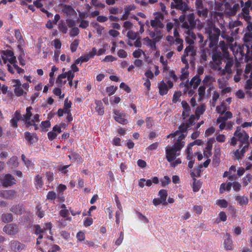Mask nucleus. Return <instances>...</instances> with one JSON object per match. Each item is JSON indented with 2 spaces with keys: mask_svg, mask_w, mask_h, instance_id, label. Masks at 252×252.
Returning <instances> with one entry per match:
<instances>
[{
  "mask_svg": "<svg viewBox=\"0 0 252 252\" xmlns=\"http://www.w3.org/2000/svg\"><path fill=\"white\" fill-rule=\"evenodd\" d=\"M92 25L93 27L95 29L97 33L99 35H101L102 34V31L104 30V28L101 26L97 23H93Z\"/></svg>",
  "mask_w": 252,
  "mask_h": 252,
  "instance_id": "46",
  "label": "nucleus"
},
{
  "mask_svg": "<svg viewBox=\"0 0 252 252\" xmlns=\"http://www.w3.org/2000/svg\"><path fill=\"white\" fill-rule=\"evenodd\" d=\"M59 29L63 33H66L67 32V28L65 24L63 23H59Z\"/></svg>",
  "mask_w": 252,
  "mask_h": 252,
  "instance_id": "56",
  "label": "nucleus"
},
{
  "mask_svg": "<svg viewBox=\"0 0 252 252\" xmlns=\"http://www.w3.org/2000/svg\"><path fill=\"white\" fill-rule=\"evenodd\" d=\"M32 108L31 107H28L26 109V113L21 116L20 112L16 111L14 118L11 120V126L16 127L17 126V122L21 118L22 120L25 122L27 126H34L35 129H36L37 126L35 125L36 122L39 121V116L36 114L32 116L31 110Z\"/></svg>",
  "mask_w": 252,
  "mask_h": 252,
  "instance_id": "3",
  "label": "nucleus"
},
{
  "mask_svg": "<svg viewBox=\"0 0 252 252\" xmlns=\"http://www.w3.org/2000/svg\"><path fill=\"white\" fill-rule=\"evenodd\" d=\"M2 220L4 222H9L12 220L13 217L11 214H3L1 216Z\"/></svg>",
  "mask_w": 252,
  "mask_h": 252,
  "instance_id": "43",
  "label": "nucleus"
},
{
  "mask_svg": "<svg viewBox=\"0 0 252 252\" xmlns=\"http://www.w3.org/2000/svg\"><path fill=\"white\" fill-rule=\"evenodd\" d=\"M213 62L211 64V67L215 70H218L220 71L219 73L221 74V70H222V69L220 67V65L221 63V60L219 59H215V56H213Z\"/></svg>",
  "mask_w": 252,
  "mask_h": 252,
  "instance_id": "25",
  "label": "nucleus"
},
{
  "mask_svg": "<svg viewBox=\"0 0 252 252\" xmlns=\"http://www.w3.org/2000/svg\"><path fill=\"white\" fill-rule=\"evenodd\" d=\"M135 7L134 5L126 6L124 8V12L121 18V20H126L128 18L130 12L135 9Z\"/></svg>",
  "mask_w": 252,
  "mask_h": 252,
  "instance_id": "23",
  "label": "nucleus"
},
{
  "mask_svg": "<svg viewBox=\"0 0 252 252\" xmlns=\"http://www.w3.org/2000/svg\"><path fill=\"white\" fill-rule=\"evenodd\" d=\"M47 135L48 139L50 140H53L55 139L58 135L57 133L53 130L52 131L49 132Z\"/></svg>",
  "mask_w": 252,
  "mask_h": 252,
  "instance_id": "63",
  "label": "nucleus"
},
{
  "mask_svg": "<svg viewBox=\"0 0 252 252\" xmlns=\"http://www.w3.org/2000/svg\"><path fill=\"white\" fill-rule=\"evenodd\" d=\"M183 108L182 116L185 120L189 115L190 113V108L188 103L186 101H183L181 103Z\"/></svg>",
  "mask_w": 252,
  "mask_h": 252,
  "instance_id": "20",
  "label": "nucleus"
},
{
  "mask_svg": "<svg viewBox=\"0 0 252 252\" xmlns=\"http://www.w3.org/2000/svg\"><path fill=\"white\" fill-rule=\"evenodd\" d=\"M12 82L13 83V87H14V92L17 96H20L27 94L26 92L24 91L22 87V84L19 80H13Z\"/></svg>",
  "mask_w": 252,
  "mask_h": 252,
  "instance_id": "15",
  "label": "nucleus"
},
{
  "mask_svg": "<svg viewBox=\"0 0 252 252\" xmlns=\"http://www.w3.org/2000/svg\"><path fill=\"white\" fill-rule=\"evenodd\" d=\"M157 35L154 37L153 41H155V43L158 42L162 37V32L160 30H156Z\"/></svg>",
  "mask_w": 252,
  "mask_h": 252,
  "instance_id": "54",
  "label": "nucleus"
},
{
  "mask_svg": "<svg viewBox=\"0 0 252 252\" xmlns=\"http://www.w3.org/2000/svg\"><path fill=\"white\" fill-rule=\"evenodd\" d=\"M195 55V52L194 50L193 46L192 45H189L185 49L183 56L187 57L188 56L190 55L191 56L193 57Z\"/></svg>",
  "mask_w": 252,
  "mask_h": 252,
  "instance_id": "27",
  "label": "nucleus"
},
{
  "mask_svg": "<svg viewBox=\"0 0 252 252\" xmlns=\"http://www.w3.org/2000/svg\"><path fill=\"white\" fill-rule=\"evenodd\" d=\"M252 180V175L251 174H248L243 179V183L244 186H247Z\"/></svg>",
  "mask_w": 252,
  "mask_h": 252,
  "instance_id": "47",
  "label": "nucleus"
},
{
  "mask_svg": "<svg viewBox=\"0 0 252 252\" xmlns=\"http://www.w3.org/2000/svg\"><path fill=\"white\" fill-rule=\"evenodd\" d=\"M62 10L68 16H72L75 13L74 9L71 6L67 5H63Z\"/></svg>",
  "mask_w": 252,
  "mask_h": 252,
  "instance_id": "24",
  "label": "nucleus"
},
{
  "mask_svg": "<svg viewBox=\"0 0 252 252\" xmlns=\"http://www.w3.org/2000/svg\"><path fill=\"white\" fill-rule=\"evenodd\" d=\"M68 157L70 159L77 161L80 160L81 158L80 155L78 154L75 153H73L71 155H69Z\"/></svg>",
  "mask_w": 252,
  "mask_h": 252,
  "instance_id": "59",
  "label": "nucleus"
},
{
  "mask_svg": "<svg viewBox=\"0 0 252 252\" xmlns=\"http://www.w3.org/2000/svg\"><path fill=\"white\" fill-rule=\"evenodd\" d=\"M218 83L220 89H223L226 86V81L223 78L219 79L218 80Z\"/></svg>",
  "mask_w": 252,
  "mask_h": 252,
  "instance_id": "58",
  "label": "nucleus"
},
{
  "mask_svg": "<svg viewBox=\"0 0 252 252\" xmlns=\"http://www.w3.org/2000/svg\"><path fill=\"white\" fill-rule=\"evenodd\" d=\"M113 112L115 114L114 118L116 122L122 125H126L127 123V116L125 113L117 110H114Z\"/></svg>",
  "mask_w": 252,
  "mask_h": 252,
  "instance_id": "11",
  "label": "nucleus"
},
{
  "mask_svg": "<svg viewBox=\"0 0 252 252\" xmlns=\"http://www.w3.org/2000/svg\"><path fill=\"white\" fill-rule=\"evenodd\" d=\"M23 209L24 207L23 205L18 204L17 205L13 206L11 208L10 211L16 214L20 215L22 213Z\"/></svg>",
  "mask_w": 252,
  "mask_h": 252,
  "instance_id": "28",
  "label": "nucleus"
},
{
  "mask_svg": "<svg viewBox=\"0 0 252 252\" xmlns=\"http://www.w3.org/2000/svg\"><path fill=\"white\" fill-rule=\"evenodd\" d=\"M229 48L237 61H242L244 59L247 62L252 58V44L250 47L247 44L240 45L235 43L230 45Z\"/></svg>",
  "mask_w": 252,
  "mask_h": 252,
  "instance_id": "4",
  "label": "nucleus"
},
{
  "mask_svg": "<svg viewBox=\"0 0 252 252\" xmlns=\"http://www.w3.org/2000/svg\"><path fill=\"white\" fill-rule=\"evenodd\" d=\"M79 33V30L77 27H73L70 31V36L72 37L77 35Z\"/></svg>",
  "mask_w": 252,
  "mask_h": 252,
  "instance_id": "60",
  "label": "nucleus"
},
{
  "mask_svg": "<svg viewBox=\"0 0 252 252\" xmlns=\"http://www.w3.org/2000/svg\"><path fill=\"white\" fill-rule=\"evenodd\" d=\"M221 37L226 40L227 43L225 42V43L227 45V47L228 48V46L232 44L234 41V38L233 37L230 36L228 35H227L224 33H222L221 35Z\"/></svg>",
  "mask_w": 252,
  "mask_h": 252,
  "instance_id": "35",
  "label": "nucleus"
},
{
  "mask_svg": "<svg viewBox=\"0 0 252 252\" xmlns=\"http://www.w3.org/2000/svg\"><path fill=\"white\" fill-rule=\"evenodd\" d=\"M195 119V116L191 115L188 121L180 126L179 131H176L167 136V138L172 136L177 139L174 145L172 146H167L165 148L166 158L168 162L173 161L176 157L180 155V151L185 145V142L182 141V140L185 138L186 135L183 132H186L193 125Z\"/></svg>",
  "mask_w": 252,
  "mask_h": 252,
  "instance_id": "1",
  "label": "nucleus"
},
{
  "mask_svg": "<svg viewBox=\"0 0 252 252\" xmlns=\"http://www.w3.org/2000/svg\"><path fill=\"white\" fill-rule=\"evenodd\" d=\"M220 97V94L217 92H214L213 94L212 99L210 101V103L211 104V106L213 107H215L216 104V102Z\"/></svg>",
  "mask_w": 252,
  "mask_h": 252,
  "instance_id": "42",
  "label": "nucleus"
},
{
  "mask_svg": "<svg viewBox=\"0 0 252 252\" xmlns=\"http://www.w3.org/2000/svg\"><path fill=\"white\" fill-rule=\"evenodd\" d=\"M95 104L96 107L95 108L96 111L100 115H102L104 113V108L102 106V104L100 101H96Z\"/></svg>",
  "mask_w": 252,
  "mask_h": 252,
  "instance_id": "36",
  "label": "nucleus"
},
{
  "mask_svg": "<svg viewBox=\"0 0 252 252\" xmlns=\"http://www.w3.org/2000/svg\"><path fill=\"white\" fill-rule=\"evenodd\" d=\"M224 245L226 250H232L233 249L232 240L231 239L230 234L227 233L224 236Z\"/></svg>",
  "mask_w": 252,
  "mask_h": 252,
  "instance_id": "17",
  "label": "nucleus"
},
{
  "mask_svg": "<svg viewBox=\"0 0 252 252\" xmlns=\"http://www.w3.org/2000/svg\"><path fill=\"white\" fill-rule=\"evenodd\" d=\"M205 111V106L204 104H201L197 107L195 111V115L197 116V119L198 120L201 115H202Z\"/></svg>",
  "mask_w": 252,
  "mask_h": 252,
  "instance_id": "34",
  "label": "nucleus"
},
{
  "mask_svg": "<svg viewBox=\"0 0 252 252\" xmlns=\"http://www.w3.org/2000/svg\"><path fill=\"white\" fill-rule=\"evenodd\" d=\"M216 204L222 208H226L228 206V203L225 199L217 200Z\"/></svg>",
  "mask_w": 252,
  "mask_h": 252,
  "instance_id": "49",
  "label": "nucleus"
},
{
  "mask_svg": "<svg viewBox=\"0 0 252 252\" xmlns=\"http://www.w3.org/2000/svg\"><path fill=\"white\" fill-rule=\"evenodd\" d=\"M245 43L252 42V33L246 32L243 38Z\"/></svg>",
  "mask_w": 252,
  "mask_h": 252,
  "instance_id": "45",
  "label": "nucleus"
},
{
  "mask_svg": "<svg viewBox=\"0 0 252 252\" xmlns=\"http://www.w3.org/2000/svg\"><path fill=\"white\" fill-rule=\"evenodd\" d=\"M206 88V87L203 85L199 87L198 92L199 99H202L204 98L205 94Z\"/></svg>",
  "mask_w": 252,
  "mask_h": 252,
  "instance_id": "40",
  "label": "nucleus"
},
{
  "mask_svg": "<svg viewBox=\"0 0 252 252\" xmlns=\"http://www.w3.org/2000/svg\"><path fill=\"white\" fill-rule=\"evenodd\" d=\"M144 40L147 42V45L150 47L151 48L154 49L156 48L155 41L150 39L147 37L144 38Z\"/></svg>",
  "mask_w": 252,
  "mask_h": 252,
  "instance_id": "51",
  "label": "nucleus"
},
{
  "mask_svg": "<svg viewBox=\"0 0 252 252\" xmlns=\"http://www.w3.org/2000/svg\"><path fill=\"white\" fill-rule=\"evenodd\" d=\"M227 107L224 102H222L220 104L216 107V112L220 115H223L224 112H226Z\"/></svg>",
  "mask_w": 252,
  "mask_h": 252,
  "instance_id": "29",
  "label": "nucleus"
},
{
  "mask_svg": "<svg viewBox=\"0 0 252 252\" xmlns=\"http://www.w3.org/2000/svg\"><path fill=\"white\" fill-rule=\"evenodd\" d=\"M158 195L162 201L164 202V205L167 204V202H166V198L167 197V190L165 189H161L158 192Z\"/></svg>",
  "mask_w": 252,
  "mask_h": 252,
  "instance_id": "33",
  "label": "nucleus"
},
{
  "mask_svg": "<svg viewBox=\"0 0 252 252\" xmlns=\"http://www.w3.org/2000/svg\"><path fill=\"white\" fill-rule=\"evenodd\" d=\"M233 135L237 137L240 144L239 149L233 152L232 157L233 158L239 160L244 157L245 154L249 149L250 137L247 132L240 126L236 127Z\"/></svg>",
  "mask_w": 252,
  "mask_h": 252,
  "instance_id": "2",
  "label": "nucleus"
},
{
  "mask_svg": "<svg viewBox=\"0 0 252 252\" xmlns=\"http://www.w3.org/2000/svg\"><path fill=\"white\" fill-rule=\"evenodd\" d=\"M0 54L4 64H6L7 62L10 63V64H7V69L10 73L14 74L15 70H16L19 74L22 73L24 72V70L19 67L16 64V58L12 51L9 50L2 51Z\"/></svg>",
  "mask_w": 252,
  "mask_h": 252,
  "instance_id": "5",
  "label": "nucleus"
},
{
  "mask_svg": "<svg viewBox=\"0 0 252 252\" xmlns=\"http://www.w3.org/2000/svg\"><path fill=\"white\" fill-rule=\"evenodd\" d=\"M250 73L249 77L252 79V63L246 65L245 70V76L246 78L248 77L249 74Z\"/></svg>",
  "mask_w": 252,
  "mask_h": 252,
  "instance_id": "38",
  "label": "nucleus"
},
{
  "mask_svg": "<svg viewBox=\"0 0 252 252\" xmlns=\"http://www.w3.org/2000/svg\"><path fill=\"white\" fill-rule=\"evenodd\" d=\"M7 163L12 168L17 167L19 164L17 157L16 156L11 157L8 160Z\"/></svg>",
  "mask_w": 252,
  "mask_h": 252,
  "instance_id": "31",
  "label": "nucleus"
},
{
  "mask_svg": "<svg viewBox=\"0 0 252 252\" xmlns=\"http://www.w3.org/2000/svg\"><path fill=\"white\" fill-rule=\"evenodd\" d=\"M34 182L35 185L37 189L41 188L43 186V182L42 180V177L39 175L36 176L34 179Z\"/></svg>",
  "mask_w": 252,
  "mask_h": 252,
  "instance_id": "37",
  "label": "nucleus"
},
{
  "mask_svg": "<svg viewBox=\"0 0 252 252\" xmlns=\"http://www.w3.org/2000/svg\"><path fill=\"white\" fill-rule=\"evenodd\" d=\"M191 88L192 87H190L189 86V85H187L186 86V88H185V90H186L185 93L188 94L189 96L192 95L194 93V89H192Z\"/></svg>",
  "mask_w": 252,
  "mask_h": 252,
  "instance_id": "62",
  "label": "nucleus"
},
{
  "mask_svg": "<svg viewBox=\"0 0 252 252\" xmlns=\"http://www.w3.org/2000/svg\"><path fill=\"white\" fill-rule=\"evenodd\" d=\"M205 33L207 34L210 40L209 47H213L217 45L219 36L220 35V29L214 25L212 22H208L205 26Z\"/></svg>",
  "mask_w": 252,
  "mask_h": 252,
  "instance_id": "6",
  "label": "nucleus"
},
{
  "mask_svg": "<svg viewBox=\"0 0 252 252\" xmlns=\"http://www.w3.org/2000/svg\"><path fill=\"white\" fill-rule=\"evenodd\" d=\"M56 192L53 191H50L47 195V199L48 200H54L56 198Z\"/></svg>",
  "mask_w": 252,
  "mask_h": 252,
  "instance_id": "61",
  "label": "nucleus"
},
{
  "mask_svg": "<svg viewBox=\"0 0 252 252\" xmlns=\"http://www.w3.org/2000/svg\"><path fill=\"white\" fill-rule=\"evenodd\" d=\"M235 199L241 206L247 205L249 202V199L247 196L236 195L235 196Z\"/></svg>",
  "mask_w": 252,
  "mask_h": 252,
  "instance_id": "26",
  "label": "nucleus"
},
{
  "mask_svg": "<svg viewBox=\"0 0 252 252\" xmlns=\"http://www.w3.org/2000/svg\"><path fill=\"white\" fill-rule=\"evenodd\" d=\"M126 35L129 39L135 40L137 37V33L132 31H129Z\"/></svg>",
  "mask_w": 252,
  "mask_h": 252,
  "instance_id": "57",
  "label": "nucleus"
},
{
  "mask_svg": "<svg viewBox=\"0 0 252 252\" xmlns=\"http://www.w3.org/2000/svg\"><path fill=\"white\" fill-rule=\"evenodd\" d=\"M11 251L14 252H20L24 248V245L17 241H12L10 243Z\"/></svg>",
  "mask_w": 252,
  "mask_h": 252,
  "instance_id": "18",
  "label": "nucleus"
},
{
  "mask_svg": "<svg viewBox=\"0 0 252 252\" xmlns=\"http://www.w3.org/2000/svg\"><path fill=\"white\" fill-rule=\"evenodd\" d=\"M66 74L62 73L59 75L56 80V83L59 86H63L66 83L65 78H66Z\"/></svg>",
  "mask_w": 252,
  "mask_h": 252,
  "instance_id": "30",
  "label": "nucleus"
},
{
  "mask_svg": "<svg viewBox=\"0 0 252 252\" xmlns=\"http://www.w3.org/2000/svg\"><path fill=\"white\" fill-rule=\"evenodd\" d=\"M89 60V56H87V55L85 56H81L78 59L75 61L76 64H81L84 62H87Z\"/></svg>",
  "mask_w": 252,
  "mask_h": 252,
  "instance_id": "44",
  "label": "nucleus"
},
{
  "mask_svg": "<svg viewBox=\"0 0 252 252\" xmlns=\"http://www.w3.org/2000/svg\"><path fill=\"white\" fill-rule=\"evenodd\" d=\"M2 185L5 187L12 186L16 183L14 177L10 174H7L2 176L0 178Z\"/></svg>",
  "mask_w": 252,
  "mask_h": 252,
  "instance_id": "14",
  "label": "nucleus"
},
{
  "mask_svg": "<svg viewBox=\"0 0 252 252\" xmlns=\"http://www.w3.org/2000/svg\"><path fill=\"white\" fill-rule=\"evenodd\" d=\"M232 117V113L228 111L224 112L223 115H221L220 116L217 120V123L219 124V128L220 130L224 129L226 126V121L231 119Z\"/></svg>",
  "mask_w": 252,
  "mask_h": 252,
  "instance_id": "10",
  "label": "nucleus"
},
{
  "mask_svg": "<svg viewBox=\"0 0 252 252\" xmlns=\"http://www.w3.org/2000/svg\"><path fill=\"white\" fill-rule=\"evenodd\" d=\"M219 216L220 220H216V222H217V223L219 222L220 221H225L227 219V216L226 215V214L225 213V212H224L223 211L220 212V213Z\"/></svg>",
  "mask_w": 252,
  "mask_h": 252,
  "instance_id": "53",
  "label": "nucleus"
},
{
  "mask_svg": "<svg viewBox=\"0 0 252 252\" xmlns=\"http://www.w3.org/2000/svg\"><path fill=\"white\" fill-rule=\"evenodd\" d=\"M79 40H74L70 45V50L72 52H74L76 51L77 48L79 45Z\"/></svg>",
  "mask_w": 252,
  "mask_h": 252,
  "instance_id": "50",
  "label": "nucleus"
},
{
  "mask_svg": "<svg viewBox=\"0 0 252 252\" xmlns=\"http://www.w3.org/2000/svg\"><path fill=\"white\" fill-rule=\"evenodd\" d=\"M117 89V87L113 86H110L106 88V91L109 94V95L113 94Z\"/></svg>",
  "mask_w": 252,
  "mask_h": 252,
  "instance_id": "55",
  "label": "nucleus"
},
{
  "mask_svg": "<svg viewBox=\"0 0 252 252\" xmlns=\"http://www.w3.org/2000/svg\"><path fill=\"white\" fill-rule=\"evenodd\" d=\"M175 44L177 46V50L181 52L183 49V40L180 38H176Z\"/></svg>",
  "mask_w": 252,
  "mask_h": 252,
  "instance_id": "39",
  "label": "nucleus"
},
{
  "mask_svg": "<svg viewBox=\"0 0 252 252\" xmlns=\"http://www.w3.org/2000/svg\"><path fill=\"white\" fill-rule=\"evenodd\" d=\"M150 23L151 26L156 29V30H160V29H162L164 27L161 21L157 17L155 18L154 20H152Z\"/></svg>",
  "mask_w": 252,
  "mask_h": 252,
  "instance_id": "21",
  "label": "nucleus"
},
{
  "mask_svg": "<svg viewBox=\"0 0 252 252\" xmlns=\"http://www.w3.org/2000/svg\"><path fill=\"white\" fill-rule=\"evenodd\" d=\"M187 22L182 25V27L184 29V33L191 35L193 38L195 37V33L193 30L195 28L196 24V20L195 19V15L193 13L189 14L187 17Z\"/></svg>",
  "mask_w": 252,
  "mask_h": 252,
  "instance_id": "8",
  "label": "nucleus"
},
{
  "mask_svg": "<svg viewBox=\"0 0 252 252\" xmlns=\"http://www.w3.org/2000/svg\"><path fill=\"white\" fill-rule=\"evenodd\" d=\"M189 67V66H185V67L181 68V75L180 76L181 80H184L187 79L189 75V71L188 70Z\"/></svg>",
  "mask_w": 252,
  "mask_h": 252,
  "instance_id": "32",
  "label": "nucleus"
},
{
  "mask_svg": "<svg viewBox=\"0 0 252 252\" xmlns=\"http://www.w3.org/2000/svg\"><path fill=\"white\" fill-rule=\"evenodd\" d=\"M167 84L163 81L158 83V88L159 89V94L161 95L167 94L169 89L171 88L173 86V84L171 81H168Z\"/></svg>",
  "mask_w": 252,
  "mask_h": 252,
  "instance_id": "12",
  "label": "nucleus"
},
{
  "mask_svg": "<svg viewBox=\"0 0 252 252\" xmlns=\"http://www.w3.org/2000/svg\"><path fill=\"white\" fill-rule=\"evenodd\" d=\"M25 138L30 143H32L33 142H34V138L36 139L35 137H34L33 135H32L29 132H26L25 133Z\"/></svg>",
  "mask_w": 252,
  "mask_h": 252,
  "instance_id": "48",
  "label": "nucleus"
},
{
  "mask_svg": "<svg viewBox=\"0 0 252 252\" xmlns=\"http://www.w3.org/2000/svg\"><path fill=\"white\" fill-rule=\"evenodd\" d=\"M208 12L207 8H204L203 7L198 9L197 15L200 17L206 18L208 15Z\"/></svg>",
  "mask_w": 252,
  "mask_h": 252,
  "instance_id": "41",
  "label": "nucleus"
},
{
  "mask_svg": "<svg viewBox=\"0 0 252 252\" xmlns=\"http://www.w3.org/2000/svg\"><path fill=\"white\" fill-rule=\"evenodd\" d=\"M219 46L223 52V57L227 59L225 68L221 70V75H224L226 73L231 74L232 73L231 68L234 65V60L229 57L227 45L224 41L220 42Z\"/></svg>",
  "mask_w": 252,
  "mask_h": 252,
  "instance_id": "7",
  "label": "nucleus"
},
{
  "mask_svg": "<svg viewBox=\"0 0 252 252\" xmlns=\"http://www.w3.org/2000/svg\"><path fill=\"white\" fill-rule=\"evenodd\" d=\"M245 88L247 90H250L252 89V79L250 78L246 81Z\"/></svg>",
  "mask_w": 252,
  "mask_h": 252,
  "instance_id": "64",
  "label": "nucleus"
},
{
  "mask_svg": "<svg viewBox=\"0 0 252 252\" xmlns=\"http://www.w3.org/2000/svg\"><path fill=\"white\" fill-rule=\"evenodd\" d=\"M15 192L12 190L0 191V197L6 199H12L14 197Z\"/></svg>",
  "mask_w": 252,
  "mask_h": 252,
  "instance_id": "22",
  "label": "nucleus"
},
{
  "mask_svg": "<svg viewBox=\"0 0 252 252\" xmlns=\"http://www.w3.org/2000/svg\"><path fill=\"white\" fill-rule=\"evenodd\" d=\"M185 38L186 42L188 43L189 45H191L194 43V40L196 39V35L195 34V37L193 38L191 35L185 34Z\"/></svg>",
  "mask_w": 252,
  "mask_h": 252,
  "instance_id": "52",
  "label": "nucleus"
},
{
  "mask_svg": "<svg viewBox=\"0 0 252 252\" xmlns=\"http://www.w3.org/2000/svg\"><path fill=\"white\" fill-rule=\"evenodd\" d=\"M216 79L214 75L211 74L206 75L202 80L203 85L208 88V91H211L213 88L214 84L216 82Z\"/></svg>",
  "mask_w": 252,
  "mask_h": 252,
  "instance_id": "13",
  "label": "nucleus"
},
{
  "mask_svg": "<svg viewBox=\"0 0 252 252\" xmlns=\"http://www.w3.org/2000/svg\"><path fill=\"white\" fill-rule=\"evenodd\" d=\"M171 8L179 9L182 12H185L189 9L187 0H173L171 3Z\"/></svg>",
  "mask_w": 252,
  "mask_h": 252,
  "instance_id": "9",
  "label": "nucleus"
},
{
  "mask_svg": "<svg viewBox=\"0 0 252 252\" xmlns=\"http://www.w3.org/2000/svg\"><path fill=\"white\" fill-rule=\"evenodd\" d=\"M201 82V79L199 75H196L193 77L190 81L189 84L190 87H192L193 89H196L200 85Z\"/></svg>",
  "mask_w": 252,
  "mask_h": 252,
  "instance_id": "19",
  "label": "nucleus"
},
{
  "mask_svg": "<svg viewBox=\"0 0 252 252\" xmlns=\"http://www.w3.org/2000/svg\"><path fill=\"white\" fill-rule=\"evenodd\" d=\"M3 231L9 235H14L19 231L17 226L13 223L7 224L3 228Z\"/></svg>",
  "mask_w": 252,
  "mask_h": 252,
  "instance_id": "16",
  "label": "nucleus"
}]
</instances>
